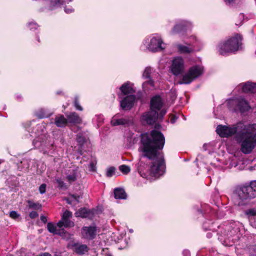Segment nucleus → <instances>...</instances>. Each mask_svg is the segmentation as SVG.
I'll use <instances>...</instances> for the list:
<instances>
[{"mask_svg":"<svg viewBox=\"0 0 256 256\" xmlns=\"http://www.w3.org/2000/svg\"><path fill=\"white\" fill-rule=\"evenodd\" d=\"M141 144L139 151L142 158H146L151 160L150 166H145L142 160L138 164V172L140 176L146 180L158 178L165 172L166 165L162 152L165 139L161 132L152 130L150 133L141 136Z\"/></svg>","mask_w":256,"mask_h":256,"instance_id":"1","label":"nucleus"},{"mask_svg":"<svg viewBox=\"0 0 256 256\" xmlns=\"http://www.w3.org/2000/svg\"><path fill=\"white\" fill-rule=\"evenodd\" d=\"M216 132L222 138L233 136L244 154H250L256 147V124L240 122L232 126L218 125Z\"/></svg>","mask_w":256,"mask_h":256,"instance_id":"2","label":"nucleus"},{"mask_svg":"<svg viewBox=\"0 0 256 256\" xmlns=\"http://www.w3.org/2000/svg\"><path fill=\"white\" fill-rule=\"evenodd\" d=\"M218 240L225 246H230L238 240L246 242L250 241L253 235L246 230L242 223L230 221L221 225L219 228ZM256 238V235L254 236Z\"/></svg>","mask_w":256,"mask_h":256,"instance_id":"3","label":"nucleus"},{"mask_svg":"<svg viewBox=\"0 0 256 256\" xmlns=\"http://www.w3.org/2000/svg\"><path fill=\"white\" fill-rule=\"evenodd\" d=\"M30 136L34 138L32 144L36 148H40L45 146L47 139L45 123L36 124L35 122H28L24 126Z\"/></svg>","mask_w":256,"mask_h":256,"instance_id":"4","label":"nucleus"},{"mask_svg":"<svg viewBox=\"0 0 256 256\" xmlns=\"http://www.w3.org/2000/svg\"><path fill=\"white\" fill-rule=\"evenodd\" d=\"M120 92H117L119 98H122L124 96L128 95L120 101V105L124 110H130L136 100V96L133 94L134 90L133 84L130 82L124 83L119 88Z\"/></svg>","mask_w":256,"mask_h":256,"instance_id":"5","label":"nucleus"},{"mask_svg":"<svg viewBox=\"0 0 256 256\" xmlns=\"http://www.w3.org/2000/svg\"><path fill=\"white\" fill-rule=\"evenodd\" d=\"M242 38L240 34L234 36L220 42L216 46V50L220 55L226 56L238 51L242 45Z\"/></svg>","mask_w":256,"mask_h":256,"instance_id":"6","label":"nucleus"},{"mask_svg":"<svg viewBox=\"0 0 256 256\" xmlns=\"http://www.w3.org/2000/svg\"><path fill=\"white\" fill-rule=\"evenodd\" d=\"M162 36L158 34H153L146 36L143 40L141 47L152 52H162L166 48Z\"/></svg>","mask_w":256,"mask_h":256,"instance_id":"7","label":"nucleus"},{"mask_svg":"<svg viewBox=\"0 0 256 256\" xmlns=\"http://www.w3.org/2000/svg\"><path fill=\"white\" fill-rule=\"evenodd\" d=\"M236 192L243 204L256 197V180L252 181L249 186H244L236 188Z\"/></svg>","mask_w":256,"mask_h":256,"instance_id":"8","label":"nucleus"},{"mask_svg":"<svg viewBox=\"0 0 256 256\" xmlns=\"http://www.w3.org/2000/svg\"><path fill=\"white\" fill-rule=\"evenodd\" d=\"M226 105L230 110L241 113L248 112L251 108L249 102L241 96L228 100Z\"/></svg>","mask_w":256,"mask_h":256,"instance_id":"9","label":"nucleus"},{"mask_svg":"<svg viewBox=\"0 0 256 256\" xmlns=\"http://www.w3.org/2000/svg\"><path fill=\"white\" fill-rule=\"evenodd\" d=\"M203 66L196 64L190 67L187 72L183 74L179 82L180 84H188L200 76L204 73Z\"/></svg>","mask_w":256,"mask_h":256,"instance_id":"10","label":"nucleus"},{"mask_svg":"<svg viewBox=\"0 0 256 256\" xmlns=\"http://www.w3.org/2000/svg\"><path fill=\"white\" fill-rule=\"evenodd\" d=\"M158 76V74L152 68L147 66L144 68L142 78L143 79L147 80L142 84V88L144 90H148L154 88V79L157 78Z\"/></svg>","mask_w":256,"mask_h":256,"instance_id":"11","label":"nucleus"},{"mask_svg":"<svg viewBox=\"0 0 256 256\" xmlns=\"http://www.w3.org/2000/svg\"><path fill=\"white\" fill-rule=\"evenodd\" d=\"M150 110L158 114L160 118H162L166 113L164 100L159 95L153 96L150 101Z\"/></svg>","mask_w":256,"mask_h":256,"instance_id":"12","label":"nucleus"},{"mask_svg":"<svg viewBox=\"0 0 256 256\" xmlns=\"http://www.w3.org/2000/svg\"><path fill=\"white\" fill-rule=\"evenodd\" d=\"M192 28V22L184 19H177L170 30L171 34L186 32Z\"/></svg>","mask_w":256,"mask_h":256,"instance_id":"13","label":"nucleus"},{"mask_svg":"<svg viewBox=\"0 0 256 256\" xmlns=\"http://www.w3.org/2000/svg\"><path fill=\"white\" fill-rule=\"evenodd\" d=\"M184 69L185 66L184 58L180 56L174 57L172 61V64L170 66V70L172 73L176 76H178L184 72Z\"/></svg>","mask_w":256,"mask_h":256,"instance_id":"14","label":"nucleus"},{"mask_svg":"<svg viewBox=\"0 0 256 256\" xmlns=\"http://www.w3.org/2000/svg\"><path fill=\"white\" fill-rule=\"evenodd\" d=\"M132 123L131 118L124 116L123 114L118 113L114 116L110 120V124L112 126H128Z\"/></svg>","mask_w":256,"mask_h":256,"instance_id":"15","label":"nucleus"},{"mask_svg":"<svg viewBox=\"0 0 256 256\" xmlns=\"http://www.w3.org/2000/svg\"><path fill=\"white\" fill-rule=\"evenodd\" d=\"M234 92L256 94V83L250 82L241 83L236 87Z\"/></svg>","mask_w":256,"mask_h":256,"instance_id":"16","label":"nucleus"},{"mask_svg":"<svg viewBox=\"0 0 256 256\" xmlns=\"http://www.w3.org/2000/svg\"><path fill=\"white\" fill-rule=\"evenodd\" d=\"M67 247L78 255L84 254L89 250V248L86 244L79 242H75L74 240L70 241L68 244Z\"/></svg>","mask_w":256,"mask_h":256,"instance_id":"17","label":"nucleus"},{"mask_svg":"<svg viewBox=\"0 0 256 256\" xmlns=\"http://www.w3.org/2000/svg\"><path fill=\"white\" fill-rule=\"evenodd\" d=\"M158 118H160L158 114L150 109L149 111L143 113L140 119L144 124L152 125Z\"/></svg>","mask_w":256,"mask_h":256,"instance_id":"18","label":"nucleus"},{"mask_svg":"<svg viewBox=\"0 0 256 256\" xmlns=\"http://www.w3.org/2000/svg\"><path fill=\"white\" fill-rule=\"evenodd\" d=\"M174 47L181 54H190L195 52L194 48L191 46L188 42L186 43V44L176 42L174 44Z\"/></svg>","mask_w":256,"mask_h":256,"instance_id":"19","label":"nucleus"},{"mask_svg":"<svg viewBox=\"0 0 256 256\" xmlns=\"http://www.w3.org/2000/svg\"><path fill=\"white\" fill-rule=\"evenodd\" d=\"M96 232L94 226H84L82 229V234L84 238L92 240L96 237Z\"/></svg>","mask_w":256,"mask_h":256,"instance_id":"20","label":"nucleus"},{"mask_svg":"<svg viewBox=\"0 0 256 256\" xmlns=\"http://www.w3.org/2000/svg\"><path fill=\"white\" fill-rule=\"evenodd\" d=\"M78 175V167H70L66 172V180L69 183H72L77 180Z\"/></svg>","mask_w":256,"mask_h":256,"instance_id":"21","label":"nucleus"},{"mask_svg":"<svg viewBox=\"0 0 256 256\" xmlns=\"http://www.w3.org/2000/svg\"><path fill=\"white\" fill-rule=\"evenodd\" d=\"M188 43L190 45L194 48V51L200 50L204 46L202 40L195 35H192L188 38Z\"/></svg>","mask_w":256,"mask_h":256,"instance_id":"22","label":"nucleus"},{"mask_svg":"<svg viewBox=\"0 0 256 256\" xmlns=\"http://www.w3.org/2000/svg\"><path fill=\"white\" fill-rule=\"evenodd\" d=\"M46 4V8L49 10H55L64 5L63 0H43Z\"/></svg>","mask_w":256,"mask_h":256,"instance_id":"23","label":"nucleus"},{"mask_svg":"<svg viewBox=\"0 0 256 256\" xmlns=\"http://www.w3.org/2000/svg\"><path fill=\"white\" fill-rule=\"evenodd\" d=\"M94 210H90L86 208L80 209L75 214L76 216L77 217L88 218L89 219H92L94 216Z\"/></svg>","mask_w":256,"mask_h":256,"instance_id":"24","label":"nucleus"},{"mask_svg":"<svg viewBox=\"0 0 256 256\" xmlns=\"http://www.w3.org/2000/svg\"><path fill=\"white\" fill-rule=\"evenodd\" d=\"M66 118L68 122L74 124H80L82 122V118L75 112H72L67 114Z\"/></svg>","mask_w":256,"mask_h":256,"instance_id":"25","label":"nucleus"},{"mask_svg":"<svg viewBox=\"0 0 256 256\" xmlns=\"http://www.w3.org/2000/svg\"><path fill=\"white\" fill-rule=\"evenodd\" d=\"M52 112L48 108H40L35 112V115L39 118H44L50 116Z\"/></svg>","mask_w":256,"mask_h":256,"instance_id":"26","label":"nucleus"},{"mask_svg":"<svg viewBox=\"0 0 256 256\" xmlns=\"http://www.w3.org/2000/svg\"><path fill=\"white\" fill-rule=\"evenodd\" d=\"M68 124L67 118L62 114L57 115L54 118V124L59 128H64Z\"/></svg>","mask_w":256,"mask_h":256,"instance_id":"27","label":"nucleus"},{"mask_svg":"<svg viewBox=\"0 0 256 256\" xmlns=\"http://www.w3.org/2000/svg\"><path fill=\"white\" fill-rule=\"evenodd\" d=\"M202 148L204 151H208V153L211 154L216 150V143L214 142H212L208 144H204L203 145Z\"/></svg>","mask_w":256,"mask_h":256,"instance_id":"28","label":"nucleus"},{"mask_svg":"<svg viewBox=\"0 0 256 256\" xmlns=\"http://www.w3.org/2000/svg\"><path fill=\"white\" fill-rule=\"evenodd\" d=\"M114 198L116 199H123L126 198L127 195L124 190L122 188H116L114 190Z\"/></svg>","mask_w":256,"mask_h":256,"instance_id":"29","label":"nucleus"},{"mask_svg":"<svg viewBox=\"0 0 256 256\" xmlns=\"http://www.w3.org/2000/svg\"><path fill=\"white\" fill-rule=\"evenodd\" d=\"M48 230L50 233L53 234H58L62 236L64 234V232H61L60 230H58L56 226L52 222H48L47 224Z\"/></svg>","mask_w":256,"mask_h":256,"instance_id":"30","label":"nucleus"},{"mask_svg":"<svg viewBox=\"0 0 256 256\" xmlns=\"http://www.w3.org/2000/svg\"><path fill=\"white\" fill-rule=\"evenodd\" d=\"M57 226L62 228L64 226L65 228L72 227L74 226V222L70 219H61L56 224Z\"/></svg>","mask_w":256,"mask_h":256,"instance_id":"31","label":"nucleus"},{"mask_svg":"<svg viewBox=\"0 0 256 256\" xmlns=\"http://www.w3.org/2000/svg\"><path fill=\"white\" fill-rule=\"evenodd\" d=\"M28 207L29 208L38 210L41 208L42 204L40 202H35L32 200H28L27 201Z\"/></svg>","mask_w":256,"mask_h":256,"instance_id":"32","label":"nucleus"},{"mask_svg":"<svg viewBox=\"0 0 256 256\" xmlns=\"http://www.w3.org/2000/svg\"><path fill=\"white\" fill-rule=\"evenodd\" d=\"M245 254L249 256H256V245H252L245 250Z\"/></svg>","mask_w":256,"mask_h":256,"instance_id":"33","label":"nucleus"},{"mask_svg":"<svg viewBox=\"0 0 256 256\" xmlns=\"http://www.w3.org/2000/svg\"><path fill=\"white\" fill-rule=\"evenodd\" d=\"M80 196L76 195H72L70 197L66 200L67 203L68 204H76L79 202Z\"/></svg>","mask_w":256,"mask_h":256,"instance_id":"34","label":"nucleus"},{"mask_svg":"<svg viewBox=\"0 0 256 256\" xmlns=\"http://www.w3.org/2000/svg\"><path fill=\"white\" fill-rule=\"evenodd\" d=\"M104 120L103 116L101 114L96 115L94 117L92 118V122L94 124H96V125L98 126Z\"/></svg>","mask_w":256,"mask_h":256,"instance_id":"35","label":"nucleus"},{"mask_svg":"<svg viewBox=\"0 0 256 256\" xmlns=\"http://www.w3.org/2000/svg\"><path fill=\"white\" fill-rule=\"evenodd\" d=\"M246 214L248 216L249 221L250 222V218H256V209L250 208L246 211Z\"/></svg>","mask_w":256,"mask_h":256,"instance_id":"36","label":"nucleus"},{"mask_svg":"<svg viewBox=\"0 0 256 256\" xmlns=\"http://www.w3.org/2000/svg\"><path fill=\"white\" fill-rule=\"evenodd\" d=\"M76 141L80 146H82L86 142V138L82 133H78L76 136Z\"/></svg>","mask_w":256,"mask_h":256,"instance_id":"37","label":"nucleus"},{"mask_svg":"<svg viewBox=\"0 0 256 256\" xmlns=\"http://www.w3.org/2000/svg\"><path fill=\"white\" fill-rule=\"evenodd\" d=\"M26 26L30 30H35L39 26L38 24L33 20L28 22Z\"/></svg>","mask_w":256,"mask_h":256,"instance_id":"38","label":"nucleus"},{"mask_svg":"<svg viewBox=\"0 0 256 256\" xmlns=\"http://www.w3.org/2000/svg\"><path fill=\"white\" fill-rule=\"evenodd\" d=\"M119 170L124 174H127L130 170V166H128L125 165V164H123V165L120 166Z\"/></svg>","mask_w":256,"mask_h":256,"instance_id":"39","label":"nucleus"},{"mask_svg":"<svg viewBox=\"0 0 256 256\" xmlns=\"http://www.w3.org/2000/svg\"><path fill=\"white\" fill-rule=\"evenodd\" d=\"M115 170L116 168L114 166L108 168L106 172V176L109 178L112 177L114 174Z\"/></svg>","mask_w":256,"mask_h":256,"instance_id":"40","label":"nucleus"},{"mask_svg":"<svg viewBox=\"0 0 256 256\" xmlns=\"http://www.w3.org/2000/svg\"><path fill=\"white\" fill-rule=\"evenodd\" d=\"M74 106L78 110H79L80 111H82L83 110L82 108L80 106V102L78 101V97H76L74 98Z\"/></svg>","mask_w":256,"mask_h":256,"instance_id":"41","label":"nucleus"},{"mask_svg":"<svg viewBox=\"0 0 256 256\" xmlns=\"http://www.w3.org/2000/svg\"><path fill=\"white\" fill-rule=\"evenodd\" d=\"M72 216V213L68 210H66L62 216V219H70Z\"/></svg>","mask_w":256,"mask_h":256,"instance_id":"42","label":"nucleus"},{"mask_svg":"<svg viewBox=\"0 0 256 256\" xmlns=\"http://www.w3.org/2000/svg\"><path fill=\"white\" fill-rule=\"evenodd\" d=\"M10 216L13 219H16L19 217L20 214L16 212L13 210L10 212Z\"/></svg>","mask_w":256,"mask_h":256,"instance_id":"43","label":"nucleus"},{"mask_svg":"<svg viewBox=\"0 0 256 256\" xmlns=\"http://www.w3.org/2000/svg\"><path fill=\"white\" fill-rule=\"evenodd\" d=\"M46 184H41L39 187L40 193L41 194H44L46 192Z\"/></svg>","mask_w":256,"mask_h":256,"instance_id":"44","label":"nucleus"},{"mask_svg":"<svg viewBox=\"0 0 256 256\" xmlns=\"http://www.w3.org/2000/svg\"><path fill=\"white\" fill-rule=\"evenodd\" d=\"M88 168L89 170L91 172H94L96 170V166L93 162H92L90 164Z\"/></svg>","mask_w":256,"mask_h":256,"instance_id":"45","label":"nucleus"},{"mask_svg":"<svg viewBox=\"0 0 256 256\" xmlns=\"http://www.w3.org/2000/svg\"><path fill=\"white\" fill-rule=\"evenodd\" d=\"M29 216L31 218H34L38 216V214L36 211H32L30 213Z\"/></svg>","mask_w":256,"mask_h":256,"instance_id":"46","label":"nucleus"},{"mask_svg":"<svg viewBox=\"0 0 256 256\" xmlns=\"http://www.w3.org/2000/svg\"><path fill=\"white\" fill-rule=\"evenodd\" d=\"M250 222L252 227L256 228V218H250Z\"/></svg>","mask_w":256,"mask_h":256,"instance_id":"47","label":"nucleus"},{"mask_svg":"<svg viewBox=\"0 0 256 256\" xmlns=\"http://www.w3.org/2000/svg\"><path fill=\"white\" fill-rule=\"evenodd\" d=\"M208 224H208L206 222H204L203 224V226H202L203 228L206 230L211 229V227H212L211 224Z\"/></svg>","mask_w":256,"mask_h":256,"instance_id":"48","label":"nucleus"},{"mask_svg":"<svg viewBox=\"0 0 256 256\" xmlns=\"http://www.w3.org/2000/svg\"><path fill=\"white\" fill-rule=\"evenodd\" d=\"M64 10L66 14H70L74 12V9L72 8H67L65 7L64 8Z\"/></svg>","mask_w":256,"mask_h":256,"instance_id":"49","label":"nucleus"},{"mask_svg":"<svg viewBox=\"0 0 256 256\" xmlns=\"http://www.w3.org/2000/svg\"><path fill=\"white\" fill-rule=\"evenodd\" d=\"M56 182H57L58 184V186L61 188L63 187L64 186V182L61 179H60V178L57 179Z\"/></svg>","mask_w":256,"mask_h":256,"instance_id":"50","label":"nucleus"},{"mask_svg":"<svg viewBox=\"0 0 256 256\" xmlns=\"http://www.w3.org/2000/svg\"><path fill=\"white\" fill-rule=\"evenodd\" d=\"M126 234L125 233H122L120 234L119 236H118V240H116L114 239V240L117 242H120V240H121L123 237L125 236Z\"/></svg>","mask_w":256,"mask_h":256,"instance_id":"51","label":"nucleus"},{"mask_svg":"<svg viewBox=\"0 0 256 256\" xmlns=\"http://www.w3.org/2000/svg\"><path fill=\"white\" fill-rule=\"evenodd\" d=\"M182 254L184 256H190V252L188 250H184L182 252Z\"/></svg>","mask_w":256,"mask_h":256,"instance_id":"52","label":"nucleus"},{"mask_svg":"<svg viewBox=\"0 0 256 256\" xmlns=\"http://www.w3.org/2000/svg\"><path fill=\"white\" fill-rule=\"evenodd\" d=\"M227 5H230L232 4L236 0H224Z\"/></svg>","mask_w":256,"mask_h":256,"instance_id":"53","label":"nucleus"},{"mask_svg":"<svg viewBox=\"0 0 256 256\" xmlns=\"http://www.w3.org/2000/svg\"><path fill=\"white\" fill-rule=\"evenodd\" d=\"M37 256H52V255L50 253L46 252L41 253Z\"/></svg>","mask_w":256,"mask_h":256,"instance_id":"54","label":"nucleus"},{"mask_svg":"<svg viewBox=\"0 0 256 256\" xmlns=\"http://www.w3.org/2000/svg\"><path fill=\"white\" fill-rule=\"evenodd\" d=\"M40 220L46 223L47 222L46 218L44 216H40Z\"/></svg>","mask_w":256,"mask_h":256,"instance_id":"55","label":"nucleus"},{"mask_svg":"<svg viewBox=\"0 0 256 256\" xmlns=\"http://www.w3.org/2000/svg\"><path fill=\"white\" fill-rule=\"evenodd\" d=\"M212 236V234L210 232H208L206 234V237L208 238H210Z\"/></svg>","mask_w":256,"mask_h":256,"instance_id":"56","label":"nucleus"},{"mask_svg":"<svg viewBox=\"0 0 256 256\" xmlns=\"http://www.w3.org/2000/svg\"><path fill=\"white\" fill-rule=\"evenodd\" d=\"M171 120L172 123H174V122H176V118H172L171 119V120Z\"/></svg>","mask_w":256,"mask_h":256,"instance_id":"57","label":"nucleus"},{"mask_svg":"<svg viewBox=\"0 0 256 256\" xmlns=\"http://www.w3.org/2000/svg\"><path fill=\"white\" fill-rule=\"evenodd\" d=\"M62 92V91L58 90V91H57V92H56V94H61Z\"/></svg>","mask_w":256,"mask_h":256,"instance_id":"58","label":"nucleus"},{"mask_svg":"<svg viewBox=\"0 0 256 256\" xmlns=\"http://www.w3.org/2000/svg\"><path fill=\"white\" fill-rule=\"evenodd\" d=\"M129 230L130 232V233H132V232H134L133 230H132V229H131V228H130V229H129V230Z\"/></svg>","mask_w":256,"mask_h":256,"instance_id":"59","label":"nucleus"},{"mask_svg":"<svg viewBox=\"0 0 256 256\" xmlns=\"http://www.w3.org/2000/svg\"><path fill=\"white\" fill-rule=\"evenodd\" d=\"M198 212L200 214H202V212L201 211V210H198Z\"/></svg>","mask_w":256,"mask_h":256,"instance_id":"60","label":"nucleus"},{"mask_svg":"<svg viewBox=\"0 0 256 256\" xmlns=\"http://www.w3.org/2000/svg\"><path fill=\"white\" fill-rule=\"evenodd\" d=\"M106 256H112L110 254H108Z\"/></svg>","mask_w":256,"mask_h":256,"instance_id":"61","label":"nucleus"},{"mask_svg":"<svg viewBox=\"0 0 256 256\" xmlns=\"http://www.w3.org/2000/svg\"><path fill=\"white\" fill-rule=\"evenodd\" d=\"M3 162V160L1 161L0 160V164Z\"/></svg>","mask_w":256,"mask_h":256,"instance_id":"62","label":"nucleus"}]
</instances>
